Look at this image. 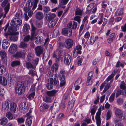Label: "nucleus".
I'll return each instance as SVG.
<instances>
[{"instance_id":"1","label":"nucleus","mask_w":126,"mask_h":126,"mask_svg":"<svg viewBox=\"0 0 126 126\" xmlns=\"http://www.w3.org/2000/svg\"><path fill=\"white\" fill-rule=\"evenodd\" d=\"M23 16V14L21 11L16 12L15 16L13 17L10 24L11 26L8 29L9 32L12 34L17 31L18 27L22 24V20L21 18Z\"/></svg>"},{"instance_id":"2","label":"nucleus","mask_w":126,"mask_h":126,"mask_svg":"<svg viewBox=\"0 0 126 126\" xmlns=\"http://www.w3.org/2000/svg\"><path fill=\"white\" fill-rule=\"evenodd\" d=\"M15 90L16 93L19 95H21L24 93V85L22 81H19L16 85Z\"/></svg>"},{"instance_id":"3","label":"nucleus","mask_w":126,"mask_h":126,"mask_svg":"<svg viewBox=\"0 0 126 126\" xmlns=\"http://www.w3.org/2000/svg\"><path fill=\"white\" fill-rule=\"evenodd\" d=\"M48 82L46 85V87L48 90L52 89L53 85H55L57 84L58 81L56 78H50L48 79Z\"/></svg>"},{"instance_id":"4","label":"nucleus","mask_w":126,"mask_h":126,"mask_svg":"<svg viewBox=\"0 0 126 126\" xmlns=\"http://www.w3.org/2000/svg\"><path fill=\"white\" fill-rule=\"evenodd\" d=\"M116 116L123 120L124 122H126V116L125 114L122 110L117 109L115 111Z\"/></svg>"},{"instance_id":"5","label":"nucleus","mask_w":126,"mask_h":126,"mask_svg":"<svg viewBox=\"0 0 126 126\" xmlns=\"http://www.w3.org/2000/svg\"><path fill=\"white\" fill-rule=\"evenodd\" d=\"M8 0H4L1 4V6L4 7V10L5 13L3 15V18L6 17L10 9V4L9 3H8Z\"/></svg>"},{"instance_id":"6","label":"nucleus","mask_w":126,"mask_h":126,"mask_svg":"<svg viewBox=\"0 0 126 126\" xmlns=\"http://www.w3.org/2000/svg\"><path fill=\"white\" fill-rule=\"evenodd\" d=\"M19 108L22 113H24L28 111L29 107L26 103H21L19 105Z\"/></svg>"},{"instance_id":"7","label":"nucleus","mask_w":126,"mask_h":126,"mask_svg":"<svg viewBox=\"0 0 126 126\" xmlns=\"http://www.w3.org/2000/svg\"><path fill=\"white\" fill-rule=\"evenodd\" d=\"M62 32L63 35L67 36H70L72 35V30L70 28H65L63 29Z\"/></svg>"},{"instance_id":"8","label":"nucleus","mask_w":126,"mask_h":126,"mask_svg":"<svg viewBox=\"0 0 126 126\" xmlns=\"http://www.w3.org/2000/svg\"><path fill=\"white\" fill-rule=\"evenodd\" d=\"M38 30L33 25H32V29L31 31V35L32 38H34L35 37L38 35Z\"/></svg>"},{"instance_id":"9","label":"nucleus","mask_w":126,"mask_h":126,"mask_svg":"<svg viewBox=\"0 0 126 126\" xmlns=\"http://www.w3.org/2000/svg\"><path fill=\"white\" fill-rule=\"evenodd\" d=\"M101 110L99 108L98 110V111L96 114L95 119L96 121V123L97 126H100L101 123L100 119Z\"/></svg>"},{"instance_id":"10","label":"nucleus","mask_w":126,"mask_h":126,"mask_svg":"<svg viewBox=\"0 0 126 126\" xmlns=\"http://www.w3.org/2000/svg\"><path fill=\"white\" fill-rule=\"evenodd\" d=\"M56 15L54 13L49 12L45 15V19L47 21H50L55 19L54 18L56 17Z\"/></svg>"},{"instance_id":"11","label":"nucleus","mask_w":126,"mask_h":126,"mask_svg":"<svg viewBox=\"0 0 126 126\" xmlns=\"http://www.w3.org/2000/svg\"><path fill=\"white\" fill-rule=\"evenodd\" d=\"M17 46L16 44H12L10 46L8 51L11 53H14L17 51Z\"/></svg>"},{"instance_id":"12","label":"nucleus","mask_w":126,"mask_h":126,"mask_svg":"<svg viewBox=\"0 0 126 126\" xmlns=\"http://www.w3.org/2000/svg\"><path fill=\"white\" fill-rule=\"evenodd\" d=\"M17 109L16 103L13 102L11 103L10 106V110L11 112L15 113Z\"/></svg>"},{"instance_id":"13","label":"nucleus","mask_w":126,"mask_h":126,"mask_svg":"<svg viewBox=\"0 0 126 126\" xmlns=\"http://www.w3.org/2000/svg\"><path fill=\"white\" fill-rule=\"evenodd\" d=\"M26 51L25 50H22L16 53L15 55L14 56L16 57L21 58L24 56L25 55Z\"/></svg>"},{"instance_id":"14","label":"nucleus","mask_w":126,"mask_h":126,"mask_svg":"<svg viewBox=\"0 0 126 126\" xmlns=\"http://www.w3.org/2000/svg\"><path fill=\"white\" fill-rule=\"evenodd\" d=\"M71 57L69 54L65 55L64 57V61L65 63L67 65H69L71 62Z\"/></svg>"},{"instance_id":"15","label":"nucleus","mask_w":126,"mask_h":126,"mask_svg":"<svg viewBox=\"0 0 126 126\" xmlns=\"http://www.w3.org/2000/svg\"><path fill=\"white\" fill-rule=\"evenodd\" d=\"M59 79L61 81L60 85L61 86H64L65 83V75L63 74H60L59 75Z\"/></svg>"},{"instance_id":"16","label":"nucleus","mask_w":126,"mask_h":126,"mask_svg":"<svg viewBox=\"0 0 126 126\" xmlns=\"http://www.w3.org/2000/svg\"><path fill=\"white\" fill-rule=\"evenodd\" d=\"M65 44L67 48H71L73 45V41L71 39H67L65 41Z\"/></svg>"},{"instance_id":"17","label":"nucleus","mask_w":126,"mask_h":126,"mask_svg":"<svg viewBox=\"0 0 126 126\" xmlns=\"http://www.w3.org/2000/svg\"><path fill=\"white\" fill-rule=\"evenodd\" d=\"M58 91L57 90H53L51 91H47L46 93L48 96L52 97L55 96Z\"/></svg>"},{"instance_id":"18","label":"nucleus","mask_w":126,"mask_h":126,"mask_svg":"<svg viewBox=\"0 0 126 126\" xmlns=\"http://www.w3.org/2000/svg\"><path fill=\"white\" fill-rule=\"evenodd\" d=\"M67 26L71 29H76L77 27V23L76 22L73 21L67 24Z\"/></svg>"},{"instance_id":"19","label":"nucleus","mask_w":126,"mask_h":126,"mask_svg":"<svg viewBox=\"0 0 126 126\" xmlns=\"http://www.w3.org/2000/svg\"><path fill=\"white\" fill-rule=\"evenodd\" d=\"M35 50L36 53V55L39 56L42 53L43 50L42 47L40 46H37L35 48Z\"/></svg>"},{"instance_id":"20","label":"nucleus","mask_w":126,"mask_h":126,"mask_svg":"<svg viewBox=\"0 0 126 126\" xmlns=\"http://www.w3.org/2000/svg\"><path fill=\"white\" fill-rule=\"evenodd\" d=\"M34 4V2L33 0H28L26 3L27 6L29 9H32Z\"/></svg>"},{"instance_id":"21","label":"nucleus","mask_w":126,"mask_h":126,"mask_svg":"<svg viewBox=\"0 0 126 126\" xmlns=\"http://www.w3.org/2000/svg\"><path fill=\"white\" fill-rule=\"evenodd\" d=\"M9 105L8 101H4L2 104V108L3 110L5 111H7L9 108Z\"/></svg>"},{"instance_id":"22","label":"nucleus","mask_w":126,"mask_h":126,"mask_svg":"<svg viewBox=\"0 0 126 126\" xmlns=\"http://www.w3.org/2000/svg\"><path fill=\"white\" fill-rule=\"evenodd\" d=\"M35 43L38 44H40L42 43V37L41 36H39L38 35L34 37Z\"/></svg>"},{"instance_id":"23","label":"nucleus","mask_w":126,"mask_h":126,"mask_svg":"<svg viewBox=\"0 0 126 126\" xmlns=\"http://www.w3.org/2000/svg\"><path fill=\"white\" fill-rule=\"evenodd\" d=\"M0 84L4 86L7 84V80L5 78L0 76Z\"/></svg>"},{"instance_id":"24","label":"nucleus","mask_w":126,"mask_h":126,"mask_svg":"<svg viewBox=\"0 0 126 126\" xmlns=\"http://www.w3.org/2000/svg\"><path fill=\"white\" fill-rule=\"evenodd\" d=\"M113 81V80H111L110 81V83H105V88L103 90V92L104 93H105L107 90L109 89L110 86L111 85V83Z\"/></svg>"},{"instance_id":"25","label":"nucleus","mask_w":126,"mask_h":126,"mask_svg":"<svg viewBox=\"0 0 126 126\" xmlns=\"http://www.w3.org/2000/svg\"><path fill=\"white\" fill-rule=\"evenodd\" d=\"M35 17L37 19L40 20L42 19L43 17V14L41 12H38L36 14Z\"/></svg>"},{"instance_id":"26","label":"nucleus","mask_w":126,"mask_h":126,"mask_svg":"<svg viewBox=\"0 0 126 126\" xmlns=\"http://www.w3.org/2000/svg\"><path fill=\"white\" fill-rule=\"evenodd\" d=\"M79 54V45H77L75 48L73 53V56L74 58H76Z\"/></svg>"},{"instance_id":"27","label":"nucleus","mask_w":126,"mask_h":126,"mask_svg":"<svg viewBox=\"0 0 126 126\" xmlns=\"http://www.w3.org/2000/svg\"><path fill=\"white\" fill-rule=\"evenodd\" d=\"M49 21L48 24V26L49 28H51L53 27L56 23V20L55 19H54Z\"/></svg>"},{"instance_id":"28","label":"nucleus","mask_w":126,"mask_h":126,"mask_svg":"<svg viewBox=\"0 0 126 126\" xmlns=\"http://www.w3.org/2000/svg\"><path fill=\"white\" fill-rule=\"evenodd\" d=\"M50 107H51L52 108H53L54 109L55 108L56 110L57 111H59L60 108V106L58 103L56 102H54L53 103V105L51 106Z\"/></svg>"},{"instance_id":"29","label":"nucleus","mask_w":126,"mask_h":126,"mask_svg":"<svg viewBox=\"0 0 126 126\" xmlns=\"http://www.w3.org/2000/svg\"><path fill=\"white\" fill-rule=\"evenodd\" d=\"M35 68H32L29 71V74L32 76L37 75V73L35 69Z\"/></svg>"},{"instance_id":"30","label":"nucleus","mask_w":126,"mask_h":126,"mask_svg":"<svg viewBox=\"0 0 126 126\" xmlns=\"http://www.w3.org/2000/svg\"><path fill=\"white\" fill-rule=\"evenodd\" d=\"M59 66L57 63H55L52 66L51 69L52 71L56 72L58 69Z\"/></svg>"},{"instance_id":"31","label":"nucleus","mask_w":126,"mask_h":126,"mask_svg":"<svg viewBox=\"0 0 126 126\" xmlns=\"http://www.w3.org/2000/svg\"><path fill=\"white\" fill-rule=\"evenodd\" d=\"M7 119L6 118H2L0 120V124L2 125H5L7 123Z\"/></svg>"},{"instance_id":"32","label":"nucleus","mask_w":126,"mask_h":126,"mask_svg":"<svg viewBox=\"0 0 126 126\" xmlns=\"http://www.w3.org/2000/svg\"><path fill=\"white\" fill-rule=\"evenodd\" d=\"M43 10L45 14L46 15L48 14V12L50 10V7L49 6H44L43 8Z\"/></svg>"},{"instance_id":"33","label":"nucleus","mask_w":126,"mask_h":126,"mask_svg":"<svg viewBox=\"0 0 126 126\" xmlns=\"http://www.w3.org/2000/svg\"><path fill=\"white\" fill-rule=\"evenodd\" d=\"M26 67L28 69L35 68L33 64L30 62H27L25 63Z\"/></svg>"},{"instance_id":"34","label":"nucleus","mask_w":126,"mask_h":126,"mask_svg":"<svg viewBox=\"0 0 126 126\" xmlns=\"http://www.w3.org/2000/svg\"><path fill=\"white\" fill-rule=\"evenodd\" d=\"M75 15H78L76 16L74 18L75 20L79 22V8L78 7H77L75 11Z\"/></svg>"},{"instance_id":"35","label":"nucleus","mask_w":126,"mask_h":126,"mask_svg":"<svg viewBox=\"0 0 126 126\" xmlns=\"http://www.w3.org/2000/svg\"><path fill=\"white\" fill-rule=\"evenodd\" d=\"M30 27L29 25L27 23L24 24L23 28V32L28 31L30 29Z\"/></svg>"},{"instance_id":"36","label":"nucleus","mask_w":126,"mask_h":126,"mask_svg":"<svg viewBox=\"0 0 126 126\" xmlns=\"http://www.w3.org/2000/svg\"><path fill=\"white\" fill-rule=\"evenodd\" d=\"M123 10L122 9H118L115 12V15L117 16L120 15L123 13Z\"/></svg>"},{"instance_id":"37","label":"nucleus","mask_w":126,"mask_h":126,"mask_svg":"<svg viewBox=\"0 0 126 126\" xmlns=\"http://www.w3.org/2000/svg\"><path fill=\"white\" fill-rule=\"evenodd\" d=\"M75 99H72L71 101H69L68 103V108L70 109H72L74 106Z\"/></svg>"},{"instance_id":"38","label":"nucleus","mask_w":126,"mask_h":126,"mask_svg":"<svg viewBox=\"0 0 126 126\" xmlns=\"http://www.w3.org/2000/svg\"><path fill=\"white\" fill-rule=\"evenodd\" d=\"M43 100L44 102L47 103H51L52 102V99L49 96H46L44 97Z\"/></svg>"},{"instance_id":"39","label":"nucleus","mask_w":126,"mask_h":126,"mask_svg":"<svg viewBox=\"0 0 126 126\" xmlns=\"http://www.w3.org/2000/svg\"><path fill=\"white\" fill-rule=\"evenodd\" d=\"M39 60V58H36L32 61V63L33 65L35 68L36 66L38 64Z\"/></svg>"},{"instance_id":"40","label":"nucleus","mask_w":126,"mask_h":126,"mask_svg":"<svg viewBox=\"0 0 126 126\" xmlns=\"http://www.w3.org/2000/svg\"><path fill=\"white\" fill-rule=\"evenodd\" d=\"M34 39V38H32V36H31L30 35H27L24 37L23 40L25 42H28L30 40H32Z\"/></svg>"},{"instance_id":"41","label":"nucleus","mask_w":126,"mask_h":126,"mask_svg":"<svg viewBox=\"0 0 126 126\" xmlns=\"http://www.w3.org/2000/svg\"><path fill=\"white\" fill-rule=\"evenodd\" d=\"M115 70H114L113 71L112 73L108 77L106 80L107 82H108L110 80H112V79H112L115 74ZM112 80H113L112 79Z\"/></svg>"},{"instance_id":"42","label":"nucleus","mask_w":126,"mask_h":126,"mask_svg":"<svg viewBox=\"0 0 126 126\" xmlns=\"http://www.w3.org/2000/svg\"><path fill=\"white\" fill-rule=\"evenodd\" d=\"M10 40L12 41L15 42L16 41L18 38V36L16 35H13L10 37Z\"/></svg>"},{"instance_id":"43","label":"nucleus","mask_w":126,"mask_h":126,"mask_svg":"<svg viewBox=\"0 0 126 126\" xmlns=\"http://www.w3.org/2000/svg\"><path fill=\"white\" fill-rule=\"evenodd\" d=\"M5 71V68L3 65H0V75L4 73Z\"/></svg>"},{"instance_id":"44","label":"nucleus","mask_w":126,"mask_h":126,"mask_svg":"<svg viewBox=\"0 0 126 126\" xmlns=\"http://www.w3.org/2000/svg\"><path fill=\"white\" fill-rule=\"evenodd\" d=\"M6 117L10 120L12 119L13 118V115L10 112H7L6 114Z\"/></svg>"},{"instance_id":"45","label":"nucleus","mask_w":126,"mask_h":126,"mask_svg":"<svg viewBox=\"0 0 126 126\" xmlns=\"http://www.w3.org/2000/svg\"><path fill=\"white\" fill-rule=\"evenodd\" d=\"M93 81V80L92 79L87 77L86 83V85L88 86L91 85Z\"/></svg>"},{"instance_id":"46","label":"nucleus","mask_w":126,"mask_h":126,"mask_svg":"<svg viewBox=\"0 0 126 126\" xmlns=\"http://www.w3.org/2000/svg\"><path fill=\"white\" fill-rule=\"evenodd\" d=\"M20 64V62L18 61H13L11 64V66H13L17 65H19Z\"/></svg>"},{"instance_id":"47","label":"nucleus","mask_w":126,"mask_h":126,"mask_svg":"<svg viewBox=\"0 0 126 126\" xmlns=\"http://www.w3.org/2000/svg\"><path fill=\"white\" fill-rule=\"evenodd\" d=\"M126 84L124 81H122L121 82V84L119 86L120 88L122 90L125 89Z\"/></svg>"},{"instance_id":"48","label":"nucleus","mask_w":126,"mask_h":126,"mask_svg":"<svg viewBox=\"0 0 126 126\" xmlns=\"http://www.w3.org/2000/svg\"><path fill=\"white\" fill-rule=\"evenodd\" d=\"M27 44L25 41L21 42L20 43L19 47L21 48H25L27 46Z\"/></svg>"},{"instance_id":"49","label":"nucleus","mask_w":126,"mask_h":126,"mask_svg":"<svg viewBox=\"0 0 126 126\" xmlns=\"http://www.w3.org/2000/svg\"><path fill=\"white\" fill-rule=\"evenodd\" d=\"M123 99L121 98H119L116 100V102L119 105H122L123 103Z\"/></svg>"},{"instance_id":"50","label":"nucleus","mask_w":126,"mask_h":126,"mask_svg":"<svg viewBox=\"0 0 126 126\" xmlns=\"http://www.w3.org/2000/svg\"><path fill=\"white\" fill-rule=\"evenodd\" d=\"M49 111H51L52 114H55L56 113H57L59 111H57L55 109H54L53 108L51 107H50L49 109Z\"/></svg>"},{"instance_id":"51","label":"nucleus","mask_w":126,"mask_h":126,"mask_svg":"<svg viewBox=\"0 0 126 126\" xmlns=\"http://www.w3.org/2000/svg\"><path fill=\"white\" fill-rule=\"evenodd\" d=\"M31 92L28 96L27 98L31 99L32 98H33L34 97L35 95V92Z\"/></svg>"},{"instance_id":"52","label":"nucleus","mask_w":126,"mask_h":126,"mask_svg":"<svg viewBox=\"0 0 126 126\" xmlns=\"http://www.w3.org/2000/svg\"><path fill=\"white\" fill-rule=\"evenodd\" d=\"M115 93H113L110 96L109 100L110 102H113L114 99Z\"/></svg>"},{"instance_id":"53","label":"nucleus","mask_w":126,"mask_h":126,"mask_svg":"<svg viewBox=\"0 0 126 126\" xmlns=\"http://www.w3.org/2000/svg\"><path fill=\"white\" fill-rule=\"evenodd\" d=\"M32 122V120L27 119L26 121L25 124L26 126H30Z\"/></svg>"},{"instance_id":"54","label":"nucleus","mask_w":126,"mask_h":126,"mask_svg":"<svg viewBox=\"0 0 126 126\" xmlns=\"http://www.w3.org/2000/svg\"><path fill=\"white\" fill-rule=\"evenodd\" d=\"M74 86L75 87V90H77L79 89V80H77L75 82Z\"/></svg>"},{"instance_id":"55","label":"nucleus","mask_w":126,"mask_h":126,"mask_svg":"<svg viewBox=\"0 0 126 126\" xmlns=\"http://www.w3.org/2000/svg\"><path fill=\"white\" fill-rule=\"evenodd\" d=\"M43 24V22L41 20L38 21L36 23L37 26L38 28H41L42 27Z\"/></svg>"},{"instance_id":"56","label":"nucleus","mask_w":126,"mask_h":126,"mask_svg":"<svg viewBox=\"0 0 126 126\" xmlns=\"http://www.w3.org/2000/svg\"><path fill=\"white\" fill-rule=\"evenodd\" d=\"M96 38H94V36H91L90 38V44L91 45L93 44Z\"/></svg>"},{"instance_id":"57","label":"nucleus","mask_w":126,"mask_h":126,"mask_svg":"<svg viewBox=\"0 0 126 126\" xmlns=\"http://www.w3.org/2000/svg\"><path fill=\"white\" fill-rule=\"evenodd\" d=\"M18 123H21L24 122L25 121L23 117L18 118L17 119Z\"/></svg>"},{"instance_id":"58","label":"nucleus","mask_w":126,"mask_h":126,"mask_svg":"<svg viewBox=\"0 0 126 126\" xmlns=\"http://www.w3.org/2000/svg\"><path fill=\"white\" fill-rule=\"evenodd\" d=\"M122 91L120 89H118L116 94L115 97L117 98L120 96L121 94Z\"/></svg>"},{"instance_id":"59","label":"nucleus","mask_w":126,"mask_h":126,"mask_svg":"<svg viewBox=\"0 0 126 126\" xmlns=\"http://www.w3.org/2000/svg\"><path fill=\"white\" fill-rule=\"evenodd\" d=\"M107 2V0H104L102 1L101 5L103 8H105L107 6V4L108 3Z\"/></svg>"},{"instance_id":"60","label":"nucleus","mask_w":126,"mask_h":126,"mask_svg":"<svg viewBox=\"0 0 126 126\" xmlns=\"http://www.w3.org/2000/svg\"><path fill=\"white\" fill-rule=\"evenodd\" d=\"M34 4L32 8V10H34L36 8L37 6V3L38 2L39 0H34Z\"/></svg>"},{"instance_id":"61","label":"nucleus","mask_w":126,"mask_h":126,"mask_svg":"<svg viewBox=\"0 0 126 126\" xmlns=\"http://www.w3.org/2000/svg\"><path fill=\"white\" fill-rule=\"evenodd\" d=\"M94 76V73L92 72H91L88 74L87 77L92 79Z\"/></svg>"},{"instance_id":"62","label":"nucleus","mask_w":126,"mask_h":126,"mask_svg":"<svg viewBox=\"0 0 126 126\" xmlns=\"http://www.w3.org/2000/svg\"><path fill=\"white\" fill-rule=\"evenodd\" d=\"M69 0H60V2L61 5H64L67 4Z\"/></svg>"},{"instance_id":"63","label":"nucleus","mask_w":126,"mask_h":126,"mask_svg":"<svg viewBox=\"0 0 126 126\" xmlns=\"http://www.w3.org/2000/svg\"><path fill=\"white\" fill-rule=\"evenodd\" d=\"M6 53L4 51L1 50L0 51V55L2 58L6 57Z\"/></svg>"},{"instance_id":"64","label":"nucleus","mask_w":126,"mask_h":126,"mask_svg":"<svg viewBox=\"0 0 126 126\" xmlns=\"http://www.w3.org/2000/svg\"><path fill=\"white\" fill-rule=\"evenodd\" d=\"M93 3H90L88 5L87 8V10L88 11L91 10L93 8L94 4Z\"/></svg>"}]
</instances>
